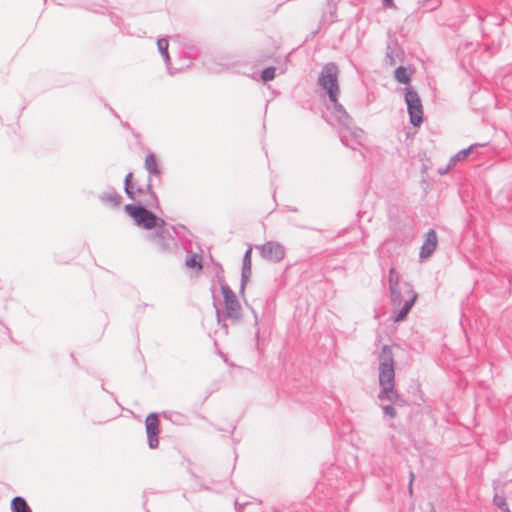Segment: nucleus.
I'll use <instances>...</instances> for the list:
<instances>
[{
	"instance_id": "11",
	"label": "nucleus",
	"mask_w": 512,
	"mask_h": 512,
	"mask_svg": "<svg viewBox=\"0 0 512 512\" xmlns=\"http://www.w3.org/2000/svg\"><path fill=\"white\" fill-rule=\"evenodd\" d=\"M416 299H417V294L412 289H410L409 297L406 300L404 307L394 318L395 322H400L406 318V316L408 315V313H409L410 309L412 308Z\"/></svg>"
},
{
	"instance_id": "12",
	"label": "nucleus",
	"mask_w": 512,
	"mask_h": 512,
	"mask_svg": "<svg viewBox=\"0 0 512 512\" xmlns=\"http://www.w3.org/2000/svg\"><path fill=\"white\" fill-rule=\"evenodd\" d=\"M472 151V146L459 151L453 158L449 160V164L445 167H439L438 171L440 174L446 173L452 166L459 161H464Z\"/></svg>"
},
{
	"instance_id": "19",
	"label": "nucleus",
	"mask_w": 512,
	"mask_h": 512,
	"mask_svg": "<svg viewBox=\"0 0 512 512\" xmlns=\"http://www.w3.org/2000/svg\"><path fill=\"white\" fill-rule=\"evenodd\" d=\"M157 46L162 53V55L165 57L166 60H169V54H168V41L166 39H159L157 42Z\"/></svg>"
},
{
	"instance_id": "17",
	"label": "nucleus",
	"mask_w": 512,
	"mask_h": 512,
	"mask_svg": "<svg viewBox=\"0 0 512 512\" xmlns=\"http://www.w3.org/2000/svg\"><path fill=\"white\" fill-rule=\"evenodd\" d=\"M251 254H252V248H248V250L245 253L244 263H243V277L244 278H247L251 272V265H252Z\"/></svg>"
},
{
	"instance_id": "16",
	"label": "nucleus",
	"mask_w": 512,
	"mask_h": 512,
	"mask_svg": "<svg viewBox=\"0 0 512 512\" xmlns=\"http://www.w3.org/2000/svg\"><path fill=\"white\" fill-rule=\"evenodd\" d=\"M395 78L398 82L408 84L410 82V74L405 67H398L395 71Z\"/></svg>"
},
{
	"instance_id": "14",
	"label": "nucleus",
	"mask_w": 512,
	"mask_h": 512,
	"mask_svg": "<svg viewBox=\"0 0 512 512\" xmlns=\"http://www.w3.org/2000/svg\"><path fill=\"white\" fill-rule=\"evenodd\" d=\"M11 508L13 512H32L27 502L22 497H15L12 500Z\"/></svg>"
},
{
	"instance_id": "6",
	"label": "nucleus",
	"mask_w": 512,
	"mask_h": 512,
	"mask_svg": "<svg viewBox=\"0 0 512 512\" xmlns=\"http://www.w3.org/2000/svg\"><path fill=\"white\" fill-rule=\"evenodd\" d=\"M146 433L148 436L150 448H156L158 446V434H159V419L157 414L151 413L146 417Z\"/></svg>"
},
{
	"instance_id": "3",
	"label": "nucleus",
	"mask_w": 512,
	"mask_h": 512,
	"mask_svg": "<svg viewBox=\"0 0 512 512\" xmlns=\"http://www.w3.org/2000/svg\"><path fill=\"white\" fill-rule=\"evenodd\" d=\"M320 83L327 90L330 100L336 103L339 88L337 84V68L335 65L328 64L323 68Z\"/></svg>"
},
{
	"instance_id": "8",
	"label": "nucleus",
	"mask_w": 512,
	"mask_h": 512,
	"mask_svg": "<svg viewBox=\"0 0 512 512\" xmlns=\"http://www.w3.org/2000/svg\"><path fill=\"white\" fill-rule=\"evenodd\" d=\"M394 346L384 345L379 353V368L394 367Z\"/></svg>"
},
{
	"instance_id": "2",
	"label": "nucleus",
	"mask_w": 512,
	"mask_h": 512,
	"mask_svg": "<svg viewBox=\"0 0 512 512\" xmlns=\"http://www.w3.org/2000/svg\"><path fill=\"white\" fill-rule=\"evenodd\" d=\"M379 371V384L381 391L379 398L381 400L392 401L400 405L404 404L403 399L395 390V371L394 367L378 368Z\"/></svg>"
},
{
	"instance_id": "9",
	"label": "nucleus",
	"mask_w": 512,
	"mask_h": 512,
	"mask_svg": "<svg viewBox=\"0 0 512 512\" xmlns=\"http://www.w3.org/2000/svg\"><path fill=\"white\" fill-rule=\"evenodd\" d=\"M263 252L267 258L272 261H280L284 257L283 247L275 243H267L263 247Z\"/></svg>"
},
{
	"instance_id": "1",
	"label": "nucleus",
	"mask_w": 512,
	"mask_h": 512,
	"mask_svg": "<svg viewBox=\"0 0 512 512\" xmlns=\"http://www.w3.org/2000/svg\"><path fill=\"white\" fill-rule=\"evenodd\" d=\"M126 213L134 220L135 224L147 230H152L156 227H163L165 221L159 218L151 211L142 206L127 204L124 207Z\"/></svg>"
},
{
	"instance_id": "4",
	"label": "nucleus",
	"mask_w": 512,
	"mask_h": 512,
	"mask_svg": "<svg viewBox=\"0 0 512 512\" xmlns=\"http://www.w3.org/2000/svg\"><path fill=\"white\" fill-rule=\"evenodd\" d=\"M405 101L410 115V121L414 126L422 122L423 106L418 94L413 90L406 92Z\"/></svg>"
},
{
	"instance_id": "22",
	"label": "nucleus",
	"mask_w": 512,
	"mask_h": 512,
	"mask_svg": "<svg viewBox=\"0 0 512 512\" xmlns=\"http://www.w3.org/2000/svg\"><path fill=\"white\" fill-rule=\"evenodd\" d=\"M131 180H132V174L129 173L127 176H126V179H125V191L126 193L128 194V196L131 198V199H134L135 196H134V193L133 191L131 190Z\"/></svg>"
},
{
	"instance_id": "21",
	"label": "nucleus",
	"mask_w": 512,
	"mask_h": 512,
	"mask_svg": "<svg viewBox=\"0 0 512 512\" xmlns=\"http://www.w3.org/2000/svg\"><path fill=\"white\" fill-rule=\"evenodd\" d=\"M261 77H262V80L264 82L273 80L274 77H275V68L274 67H269V68L265 69L262 72Z\"/></svg>"
},
{
	"instance_id": "25",
	"label": "nucleus",
	"mask_w": 512,
	"mask_h": 512,
	"mask_svg": "<svg viewBox=\"0 0 512 512\" xmlns=\"http://www.w3.org/2000/svg\"><path fill=\"white\" fill-rule=\"evenodd\" d=\"M410 476H411V481H410V486H411L415 476L413 473H411Z\"/></svg>"
},
{
	"instance_id": "10",
	"label": "nucleus",
	"mask_w": 512,
	"mask_h": 512,
	"mask_svg": "<svg viewBox=\"0 0 512 512\" xmlns=\"http://www.w3.org/2000/svg\"><path fill=\"white\" fill-rule=\"evenodd\" d=\"M389 284H390V289H391L392 301L395 304H400L401 299H400V295L397 291L398 284H399V274L393 268L389 271Z\"/></svg>"
},
{
	"instance_id": "20",
	"label": "nucleus",
	"mask_w": 512,
	"mask_h": 512,
	"mask_svg": "<svg viewBox=\"0 0 512 512\" xmlns=\"http://www.w3.org/2000/svg\"><path fill=\"white\" fill-rule=\"evenodd\" d=\"M494 504L498 508L503 509L506 512H510L509 508L507 506V503H506V499H505L504 496H502V495H495V497H494Z\"/></svg>"
},
{
	"instance_id": "13",
	"label": "nucleus",
	"mask_w": 512,
	"mask_h": 512,
	"mask_svg": "<svg viewBox=\"0 0 512 512\" xmlns=\"http://www.w3.org/2000/svg\"><path fill=\"white\" fill-rule=\"evenodd\" d=\"M185 266L188 269L196 270L197 273H199L202 270V257L197 254L190 252L186 256L185 260Z\"/></svg>"
},
{
	"instance_id": "5",
	"label": "nucleus",
	"mask_w": 512,
	"mask_h": 512,
	"mask_svg": "<svg viewBox=\"0 0 512 512\" xmlns=\"http://www.w3.org/2000/svg\"><path fill=\"white\" fill-rule=\"evenodd\" d=\"M221 291L224 297V308L226 315L233 319L239 318L241 306L237 300L236 295L227 285H222Z\"/></svg>"
},
{
	"instance_id": "7",
	"label": "nucleus",
	"mask_w": 512,
	"mask_h": 512,
	"mask_svg": "<svg viewBox=\"0 0 512 512\" xmlns=\"http://www.w3.org/2000/svg\"><path fill=\"white\" fill-rule=\"evenodd\" d=\"M437 235L434 230H429L426 234L425 241L421 247L420 256L423 258L429 257L437 247Z\"/></svg>"
},
{
	"instance_id": "23",
	"label": "nucleus",
	"mask_w": 512,
	"mask_h": 512,
	"mask_svg": "<svg viewBox=\"0 0 512 512\" xmlns=\"http://www.w3.org/2000/svg\"><path fill=\"white\" fill-rule=\"evenodd\" d=\"M384 412H385L386 415H388L391 418L396 416V411H395V409L392 406H385L384 407Z\"/></svg>"
},
{
	"instance_id": "18",
	"label": "nucleus",
	"mask_w": 512,
	"mask_h": 512,
	"mask_svg": "<svg viewBox=\"0 0 512 512\" xmlns=\"http://www.w3.org/2000/svg\"><path fill=\"white\" fill-rule=\"evenodd\" d=\"M157 240V246L162 251H167L169 249V243L166 241V237L163 233H157L154 235Z\"/></svg>"
},
{
	"instance_id": "24",
	"label": "nucleus",
	"mask_w": 512,
	"mask_h": 512,
	"mask_svg": "<svg viewBox=\"0 0 512 512\" xmlns=\"http://www.w3.org/2000/svg\"><path fill=\"white\" fill-rule=\"evenodd\" d=\"M384 4L388 8L394 7V1L393 0H384Z\"/></svg>"
},
{
	"instance_id": "15",
	"label": "nucleus",
	"mask_w": 512,
	"mask_h": 512,
	"mask_svg": "<svg viewBox=\"0 0 512 512\" xmlns=\"http://www.w3.org/2000/svg\"><path fill=\"white\" fill-rule=\"evenodd\" d=\"M145 168L149 171L151 174H158V162L156 157L153 154H149L145 159Z\"/></svg>"
},
{
	"instance_id": "26",
	"label": "nucleus",
	"mask_w": 512,
	"mask_h": 512,
	"mask_svg": "<svg viewBox=\"0 0 512 512\" xmlns=\"http://www.w3.org/2000/svg\"><path fill=\"white\" fill-rule=\"evenodd\" d=\"M168 238L171 242H174V238H172L170 235H168Z\"/></svg>"
}]
</instances>
